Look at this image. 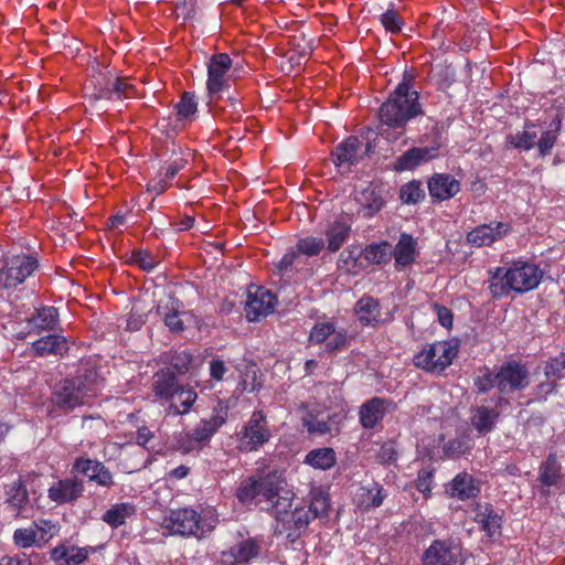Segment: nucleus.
<instances>
[{
  "instance_id": "obj_1",
  "label": "nucleus",
  "mask_w": 565,
  "mask_h": 565,
  "mask_svg": "<svg viewBox=\"0 0 565 565\" xmlns=\"http://www.w3.org/2000/svg\"><path fill=\"white\" fill-rule=\"evenodd\" d=\"M236 498L244 504L254 501L259 504L264 503L265 509L271 514L290 509L295 492L282 472L274 470L242 480L236 490Z\"/></svg>"
},
{
  "instance_id": "obj_2",
  "label": "nucleus",
  "mask_w": 565,
  "mask_h": 565,
  "mask_svg": "<svg viewBox=\"0 0 565 565\" xmlns=\"http://www.w3.org/2000/svg\"><path fill=\"white\" fill-rule=\"evenodd\" d=\"M423 114L419 94L413 86V77L405 73L402 82L382 104L380 119L388 127L404 128L411 119Z\"/></svg>"
},
{
  "instance_id": "obj_3",
  "label": "nucleus",
  "mask_w": 565,
  "mask_h": 565,
  "mask_svg": "<svg viewBox=\"0 0 565 565\" xmlns=\"http://www.w3.org/2000/svg\"><path fill=\"white\" fill-rule=\"evenodd\" d=\"M489 274V289L493 298L505 296L511 290L519 294L532 290L537 287L543 276L536 265L527 262H514L509 268L498 267Z\"/></svg>"
},
{
  "instance_id": "obj_4",
  "label": "nucleus",
  "mask_w": 565,
  "mask_h": 565,
  "mask_svg": "<svg viewBox=\"0 0 565 565\" xmlns=\"http://www.w3.org/2000/svg\"><path fill=\"white\" fill-rule=\"evenodd\" d=\"M96 385L88 376H75L60 382L53 394L54 406L70 412L86 404L96 395Z\"/></svg>"
},
{
  "instance_id": "obj_5",
  "label": "nucleus",
  "mask_w": 565,
  "mask_h": 565,
  "mask_svg": "<svg viewBox=\"0 0 565 565\" xmlns=\"http://www.w3.org/2000/svg\"><path fill=\"white\" fill-rule=\"evenodd\" d=\"M273 437L269 423L263 411L252 413L248 420L236 434V448L241 452H253L259 450Z\"/></svg>"
},
{
  "instance_id": "obj_6",
  "label": "nucleus",
  "mask_w": 565,
  "mask_h": 565,
  "mask_svg": "<svg viewBox=\"0 0 565 565\" xmlns=\"http://www.w3.org/2000/svg\"><path fill=\"white\" fill-rule=\"evenodd\" d=\"M458 354L457 344L449 341H437L426 345L414 356L415 366L431 373L444 372Z\"/></svg>"
},
{
  "instance_id": "obj_7",
  "label": "nucleus",
  "mask_w": 565,
  "mask_h": 565,
  "mask_svg": "<svg viewBox=\"0 0 565 565\" xmlns=\"http://www.w3.org/2000/svg\"><path fill=\"white\" fill-rule=\"evenodd\" d=\"M39 267L32 255L18 254L6 256L0 267V289H14L30 277Z\"/></svg>"
},
{
  "instance_id": "obj_8",
  "label": "nucleus",
  "mask_w": 565,
  "mask_h": 565,
  "mask_svg": "<svg viewBox=\"0 0 565 565\" xmlns=\"http://www.w3.org/2000/svg\"><path fill=\"white\" fill-rule=\"evenodd\" d=\"M164 527L171 534L200 539L212 532L214 525L203 521L193 509L185 508L171 511L170 515L164 519Z\"/></svg>"
},
{
  "instance_id": "obj_9",
  "label": "nucleus",
  "mask_w": 565,
  "mask_h": 565,
  "mask_svg": "<svg viewBox=\"0 0 565 565\" xmlns=\"http://www.w3.org/2000/svg\"><path fill=\"white\" fill-rule=\"evenodd\" d=\"M497 377L500 393L499 404L505 401V396L521 392L530 385L529 367L516 360L502 363L497 371Z\"/></svg>"
},
{
  "instance_id": "obj_10",
  "label": "nucleus",
  "mask_w": 565,
  "mask_h": 565,
  "mask_svg": "<svg viewBox=\"0 0 565 565\" xmlns=\"http://www.w3.org/2000/svg\"><path fill=\"white\" fill-rule=\"evenodd\" d=\"M271 515L275 518V533L278 535H286L289 542L298 540L308 529L311 521L310 511L303 507H297L292 511L285 509L281 512H274Z\"/></svg>"
},
{
  "instance_id": "obj_11",
  "label": "nucleus",
  "mask_w": 565,
  "mask_h": 565,
  "mask_svg": "<svg viewBox=\"0 0 565 565\" xmlns=\"http://www.w3.org/2000/svg\"><path fill=\"white\" fill-rule=\"evenodd\" d=\"M384 203L382 191L377 186L369 185L355 192L354 198L347 204L345 213L351 218H371L382 210Z\"/></svg>"
},
{
  "instance_id": "obj_12",
  "label": "nucleus",
  "mask_w": 565,
  "mask_h": 565,
  "mask_svg": "<svg viewBox=\"0 0 565 565\" xmlns=\"http://www.w3.org/2000/svg\"><path fill=\"white\" fill-rule=\"evenodd\" d=\"M71 473L83 476L98 487L106 489H110L116 484L113 472L103 461L85 456H79L74 459Z\"/></svg>"
},
{
  "instance_id": "obj_13",
  "label": "nucleus",
  "mask_w": 565,
  "mask_h": 565,
  "mask_svg": "<svg viewBox=\"0 0 565 565\" xmlns=\"http://www.w3.org/2000/svg\"><path fill=\"white\" fill-rule=\"evenodd\" d=\"M348 330L338 328L333 320L317 322L309 334V341L316 344H326L327 352H335L348 344Z\"/></svg>"
},
{
  "instance_id": "obj_14",
  "label": "nucleus",
  "mask_w": 565,
  "mask_h": 565,
  "mask_svg": "<svg viewBox=\"0 0 565 565\" xmlns=\"http://www.w3.org/2000/svg\"><path fill=\"white\" fill-rule=\"evenodd\" d=\"M275 295L260 286L250 285L247 289L245 313L248 321H258L274 311Z\"/></svg>"
},
{
  "instance_id": "obj_15",
  "label": "nucleus",
  "mask_w": 565,
  "mask_h": 565,
  "mask_svg": "<svg viewBox=\"0 0 565 565\" xmlns=\"http://www.w3.org/2000/svg\"><path fill=\"white\" fill-rule=\"evenodd\" d=\"M424 565H462L461 550L451 541L435 540L423 555Z\"/></svg>"
},
{
  "instance_id": "obj_16",
  "label": "nucleus",
  "mask_w": 565,
  "mask_h": 565,
  "mask_svg": "<svg viewBox=\"0 0 565 565\" xmlns=\"http://www.w3.org/2000/svg\"><path fill=\"white\" fill-rule=\"evenodd\" d=\"M370 145H364L358 137L350 136L333 150V162L338 168L349 170L367 154Z\"/></svg>"
},
{
  "instance_id": "obj_17",
  "label": "nucleus",
  "mask_w": 565,
  "mask_h": 565,
  "mask_svg": "<svg viewBox=\"0 0 565 565\" xmlns=\"http://www.w3.org/2000/svg\"><path fill=\"white\" fill-rule=\"evenodd\" d=\"M395 409L392 399L383 397H373L364 402L359 409V420L363 428L373 429L384 418V416Z\"/></svg>"
},
{
  "instance_id": "obj_18",
  "label": "nucleus",
  "mask_w": 565,
  "mask_h": 565,
  "mask_svg": "<svg viewBox=\"0 0 565 565\" xmlns=\"http://www.w3.org/2000/svg\"><path fill=\"white\" fill-rule=\"evenodd\" d=\"M84 481L73 477L61 479L53 483L47 491V497L51 501L57 504H66L76 501L84 493Z\"/></svg>"
},
{
  "instance_id": "obj_19",
  "label": "nucleus",
  "mask_w": 565,
  "mask_h": 565,
  "mask_svg": "<svg viewBox=\"0 0 565 565\" xmlns=\"http://www.w3.org/2000/svg\"><path fill=\"white\" fill-rule=\"evenodd\" d=\"M232 67V60L226 53L212 55L209 63L207 90L211 95L222 92L228 83L227 74Z\"/></svg>"
},
{
  "instance_id": "obj_20",
  "label": "nucleus",
  "mask_w": 565,
  "mask_h": 565,
  "mask_svg": "<svg viewBox=\"0 0 565 565\" xmlns=\"http://www.w3.org/2000/svg\"><path fill=\"white\" fill-rule=\"evenodd\" d=\"M342 417L339 414L308 412L302 417V425L312 436H324L339 433Z\"/></svg>"
},
{
  "instance_id": "obj_21",
  "label": "nucleus",
  "mask_w": 565,
  "mask_h": 565,
  "mask_svg": "<svg viewBox=\"0 0 565 565\" xmlns=\"http://www.w3.org/2000/svg\"><path fill=\"white\" fill-rule=\"evenodd\" d=\"M511 231V225L505 222H491L482 224L467 234V242L477 247L489 246L501 239Z\"/></svg>"
},
{
  "instance_id": "obj_22",
  "label": "nucleus",
  "mask_w": 565,
  "mask_h": 565,
  "mask_svg": "<svg viewBox=\"0 0 565 565\" xmlns=\"http://www.w3.org/2000/svg\"><path fill=\"white\" fill-rule=\"evenodd\" d=\"M461 190V183L449 173H435L428 180V191L433 200L446 201L452 199Z\"/></svg>"
},
{
  "instance_id": "obj_23",
  "label": "nucleus",
  "mask_w": 565,
  "mask_h": 565,
  "mask_svg": "<svg viewBox=\"0 0 565 565\" xmlns=\"http://www.w3.org/2000/svg\"><path fill=\"white\" fill-rule=\"evenodd\" d=\"M95 550L63 543L51 550V559L57 565H82Z\"/></svg>"
},
{
  "instance_id": "obj_24",
  "label": "nucleus",
  "mask_w": 565,
  "mask_h": 565,
  "mask_svg": "<svg viewBox=\"0 0 565 565\" xmlns=\"http://www.w3.org/2000/svg\"><path fill=\"white\" fill-rule=\"evenodd\" d=\"M449 497L465 501L480 493V483L468 472L458 473L446 487Z\"/></svg>"
},
{
  "instance_id": "obj_25",
  "label": "nucleus",
  "mask_w": 565,
  "mask_h": 565,
  "mask_svg": "<svg viewBox=\"0 0 565 565\" xmlns=\"http://www.w3.org/2000/svg\"><path fill=\"white\" fill-rule=\"evenodd\" d=\"M473 521L480 524L481 530L492 539L501 534V516L489 503H476L473 507Z\"/></svg>"
},
{
  "instance_id": "obj_26",
  "label": "nucleus",
  "mask_w": 565,
  "mask_h": 565,
  "mask_svg": "<svg viewBox=\"0 0 565 565\" xmlns=\"http://www.w3.org/2000/svg\"><path fill=\"white\" fill-rule=\"evenodd\" d=\"M6 503L10 509L15 511L17 515H21L31 508L29 492L22 478L4 487Z\"/></svg>"
},
{
  "instance_id": "obj_27",
  "label": "nucleus",
  "mask_w": 565,
  "mask_h": 565,
  "mask_svg": "<svg viewBox=\"0 0 565 565\" xmlns=\"http://www.w3.org/2000/svg\"><path fill=\"white\" fill-rule=\"evenodd\" d=\"M198 394L192 386L181 384L166 402L168 404L167 413L169 415L188 414Z\"/></svg>"
},
{
  "instance_id": "obj_28",
  "label": "nucleus",
  "mask_w": 565,
  "mask_h": 565,
  "mask_svg": "<svg viewBox=\"0 0 565 565\" xmlns=\"http://www.w3.org/2000/svg\"><path fill=\"white\" fill-rule=\"evenodd\" d=\"M227 416L228 406L222 401H218L213 407L211 416L209 418L201 419L195 426V428L199 429V435L210 443L214 434L226 423Z\"/></svg>"
},
{
  "instance_id": "obj_29",
  "label": "nucleus",
  "mask_w": 565,
  "mask_h": 565,
  "mask_svg": "<svg viewBox=\"0 0 565 565\" xmlns=\"http://www.w3.org/2000/svg\"><path fill=\"white\" fill-rule=\"evenodd\" d=\"M259 553V545L256 540L247 539L233 545L227 552H223V562L230 565L245 564Z\"/></svg>"
},
{
  "instance_id": "obj_30",
  "label": "nucleus",
  "mask_w": 565,
  "mask_h": 565,
  "mask_svg": "<svg viewBox=\"0 0 565 565\" xmlns=\"http://www.w3.org/2000/svg\"><path fill=\"white\" fill-rule=\"evenodd\" d=\"M437 157L436 148H412L396 158L393 168L395 171L413 170L423 162Z\"/></svg>"
},
{
  "instance_id": "obj_31",
  "label": "nucleus",
  "mask_w": 565,
  "mask_h": 565,
  "mask_svg": "<svg viewBox=\"0 0 565 565\" xmlns=\"http://www.w3.org/2000/svg\"><path fill=\"white\" fill-rule=\"evenodd\" d=\"M136 95L135 86L128 78L116 77L107 82L98 89L97 98L121 99L131 98Z\"/></svg>"
},
{
  "instance_id": "obj_32",
  "label": "nucleus",
  "mask_w": 565,
  "mask_h": 565,
  "mask_svg": "<svg viewBox=\"0 0 565 565\" xmlns=\"http://www.w3.org/2000/svg\"><path fill=\"white\" fill-rule=\"evenodd\" d=\"M170 369H163L158 371L153 376L152 391L154 396L162 403H166L170 395H172L181 385Z\"/></svg>"
},
{
  "instance_id": "obj_33",
  "label": "nucleus",
  "mask_w": 565,
  "mask_h": 565,
  "mask_svg": "<svg viewBox=\"0 0 565 565\" xmlns=\"http://www.w3.org/2000/svg\"><path fill=\"white\" fill-rule=\"evenodd\" d=\"M416 241L408 234H402L395 247H392L395 267L403 269L416 258Z\"/></svg>"
},
{
  "instance_id": "obj_34",
  "label": "nucleus",
  "mask_w": 565,
  "mask_h": 565,
  "mask_svg": "<svg viewBox=\"0 0 565 565\" xmlns=\"http://www.w3.org/2000/svg\"><path fill=\"white\" fill-rule=\"evenodd\" d=\"M500 417L497 408L488 406H478L471 416V425L481 435L492 431Z\"/></svg>"
},
{
  "instance_id": "obj_35",
  "label": "nucleus",
  "mask_w": 565,
  "mask_h": 565,
  "mask_svg": "<svg viewBox=\"0 0 565 565\" xmlns=\"http://www.w3.org/2000/svg\"><path fill=\"white\" fill-rule=\"evenodd\" d=\"M32 349L39 356L46 354L63 355L68 351V345L64 337L50 334L34 341L32 343Z\"/></svg>"
},
{
  "instance_id": "obj_36",
  "label": "nucleus",
  "mask_w": 565,
  "mask_h": 565,
  "mask_svg": "<svg viewBox=\"0 0 565 565\" xmlns=\"http://www.w3.org/2000/svg\"><path fill=\"white\" fill-rule=\"evenodd\" d=\"M355 312L363 326H375L381 321L380 303L370 296H363L355 305Z\"/></svg>"
},
{
  "instance_id": "obj_37",
  "label": "nucleus",
  "mask_w": 565,
  "mask_h": 565,
  "mask_svg": "<svg viewBox=\"0 0 565 565\" xmlns=\"http://www.w3.org/2000/svg\"><path fill=\"white\" fill-rule=\"evenodd\" d=\"M199 434L198 428L181 433L175 437V449L183 455L200 452L209 443Z\"/></svg>"
},
{
  "instance_id": "obj_38",
  "label": "nucleus",
  "mask_w": 565,
  "mask_h": 565,
  "mask_svg": "<svg viewBox=\"0 0 565 565\" xmlns=\"http://www.w3.org/2000/svg\"><path fill=\"white\" fill-rule=\"evenodd\" d=\"M136 514V505L130 502H121L111 505L104 514L103 521L113 529L126 523V520Z\"/></svg>"
},
{
  "instance_id": "obj_39",
  "label": "nucleus",
  "mask_w": 565,
  "mask_h": 565,
  "mask_svg": "<svg viewBox=\"0 0 565 565\" xmlns=\"http://www.w3.org/2000/svg\"><path fill=\"white\" fill-rule=\"evenodd\" d=\"M28 322L31 330L36 331L38 333L46 330H54L58 322V311L54 307H43L39 309L36 313L28 320Z\"/></svg>"
},
{
  "instance_id": "obj_40",
  "label": "nucleus",
  "mask_w": 565,
  "mask_h": 565,
  "mask_svg": "<svg viewBox=\"0 0 565 565\" xmlns=\"http://www.w3.org/2000/svg\"><path fill=\"white\" fill-rule=\"evenodd\" d=\"M350 231V224L343 220H335L334 222L330 223L326 230L328 249L330 252L339 250L348 239Z\"/></svg>"
},
{
  "instance_id": "obj_41",
  "label": "nucleus",
  "mask_w": 565,
  "mask_h": 565,
  "mask_svg": "<svg viewBox=\"0 0 565 565\" xmlns=\"http://www.w3.org/2000/svg\"><path fill=\"white\" fill-rule=\"evenodd\" d=\"M562 479V467L555 455H550L541 465L539 481L543 487L556 486Z\"/></svg>"
},
{
  "instance_id": "obj_42",
  "label": "nucleus",
  "mask_w": 565,
  "mask_h": 565,
  "mask_svg": "<svg viewBox=\"0 0 565 565\" xmlns=\"http://www.w3.org/2000/svg\"><path fill=\"white\" fill-rule=\"evenodd\" d=\"M335 451L329 447L312 449L305 458V463L320 470H329L335 465Z\"/></svg>"
},
{
  "instance_id": "obj_43",
  "label": "nucleus",
  "mask_w": 565,
  "mask_h": 565,
  "mask_svg": "<svg viewBox=\"0 0 565 565\" xmlns=\"http://www.w3.org/2000/svg\"><path fill=\"white\" fill-rule=\"evenodd\" d=\"M361 490L362 493L359 498V505L363 510L379 508L383 504L384 499L387 497L386 490L376 482H374L371 487H364Z\"/></svg>"
},
{
  "instance_id": "obj_44",
  "label": "nucleus",
  "mask_w": 565,
  "mask_h": 565,
  "mask_svg": "<svg viewBox=\"0 0 565 565\" xmlns=\"http://www.w3.org/2000/svg\"><path fill=\"white\" fill-rule=\"evenodd\" d=\"M363 256L371 264H387L393 256L392 245L387 242L373 243L365 247Z\"/></svg>"
},
{
  "instance_id": "obj_45",
  "label": "nucleus",
  "mask_w": 565,
  "mask_h": 565,
  "mask_svg": "<svg viewBox=\"0 0 565 565\" xmlns=\"http://www.w3.org/2000/svg\"><path fill=\"white\" fill-rule=\"evenodd\" d=\"M310 504L306 507L310 511L311 520L328 515L330 509L329 495L321 488L310 491Z\"/></svg>"
},
{
  "instance_id": "obj_46",
  "label": "nucleus",
  "mask_w": 565,
  "mask_h": 565,
  "mask_svg": "<svg viewBox=\"0 0 565 565\" xmlns=\"http://www.w3.org/2000/svg\"><path fill=\"white\" fill-rule=\"evenodd\" d=\"M543 370L544 377L555 382L565 379V352H561L556 356H551L540 366Z\"/></svg>"
},
{
  "instance_id": "obj_47",
  "label": "nucleus",
  "mask_w": 565,
  "mask_h": 565,
  "mask_svg": "<svg viewBox=\"0 0 565 565\" xmlns=\"http://www.w3.org/2000/svg\"><path fill=\"white\" fill-rule=\"evenodd\" d=\"M561 128L562 119L559 116H556L548 125L547 130L542 134L541 138L536 142L541 156L544 157L550 153L556 142Z\"/></svg>"
},
{
  "instance_id": "obj_48",
  "label": "nucleus",
  "mask_w": 565,
  "mask_h": 565,
  "mask_svg": "<svg viewBox=\"0 0 565 565\" xmlns=\"http://www.w3.org/2000/svg\"><path fill=\"white\" fill-rule=\"evenodd\" d=\"M537 135L535 131L525 129L514 135L507 136V145L516 149L530 150L536 143Z\"/></svg>"
},
{
  "instance_id": "obj_49",
  "label": "nucleus",
  "mask_w": 565,
  "mask_h": 565,
  "mask_svg": "<svg viewBox=\"0 0 565 565\" xmlns=\"http://www.w3.org/2000/svg\"><path fill=\"white\" fill-rule=\"evenodd\" d=\"M296 247L301 256H317L324 248V241L319 237L307 236L299 239Z\"/></svg>"
},
{
  "instance_id": "obj_50",
  "label": "nucleus",
  "mask_w": 565,
  "mask_h": 565,
  "mask_svg": "<svg viewBox=\"0 0 565 565\" xmlns=\"http://www.w3.org/2000/svg\"><path fill=\"white\" fill-rule=\"evenodd\" d=\"M425 193L419 182L412 181L401 189V200L406 204H415L424 198Z\"/></svg>"
},
{
  "instance_id": "obj_51",
  "label": "nucleus",
  "mask_w": 565,
  "mask_h": 565,
  "mask_svg": "<svg viewBox=\"0 0 565 565\" xmlns=\"http://www.w3.org/2000/svg\"><path fill=\"white\" fill-rule=\"evenodd\" d=\"M498 383L497 372L491 371L489 367H486L475 380V385L480 393H487L492 388L498 390Z\"/></svg>"
},
{
  "instance_id": "obj_52",
  "label": "nucleus",
  "mask_w": 565,
  "mask_h": 565,
  "mask_svg": "<svg viewBox=\"0 0 565 565\" xmlns=\"http://www.w3.org/2000/svg\"><path fill=\"white\" fill-rule=\"evenodd\" d=\"M38 531L33 527L17 529L13 533L15 545L22 548L32 546L36 542Z\"/></svg>"
},
{
  "instance_id": "obj_53",
  "label": "nucleus",
  "mask_w": 565,
  "mask_h": 565,
  "mask_svg": "<svg viewBox=\"0 0 565 565\" xmlns=\"http://www.w3.org/2000/svg\"><path fill=\"white\" fill-rule=\"evenodd\" d=\"M557 382L544 377L543 381L537 383L533 388V401L543 402L554 393H556Z\"/></svg>"
},
{
  "instance_id": "obj_54",
  "label": "nucleus",
  "mask_w": 565,
  "mask_h": 565,
  "mask_svg": "<svg viewBox=\"0 0 565 565\" xmlns=\"http://www.w3.org/2000/svg\"><path fill=\"white\" fill-rule=\"evenodd\" d=\"M178 116L181 118H188L196 111L198 104L194 99V95L191 93H183L180 102L177 104Z\"/></svg>"
},
{
  "instance_id": "obj_55",
  "label": "nucleus",
  "mask_w": 565,
  "mask_h": 565,
  "mask_svg": "<svg viewBox=\"0 0 565 565\" xmlns=\"http://www.w3.org/2000/svg\"><path fill=\"white\" fill-rule=\"evenodd\" d=\"M300 265H303L301 254L298 249H290L282 256L277 267L280 273H286L294 267L298 268Z\"/></svg>"
},
{
  "instance_id": "obj_56",
  "label": "nucleus",
  "mask_w": 565,
  "mask_h": 565,
  "mask_svg": "<svg viewBox=\"0 0 565 565\" xmlns=\"http://www.w3.org/2000/svg\"><path fill=\"white\" fill-rule=\"evenodd\" d=\"M131 258L140 268L147 271L153 269L158 264L156 257L150 252L143 249L134 250Z\"/></svg>"
},
{
  "instance_id": "obj_57",
  "label": "nucleus",
  "mask_w": 565,
  "mask_h": 565,
  "mask_svg": "<svg viewBox=\"0 0 565 565\" xmlns=\"http://www.w3.org/2000/svg\"><path fill=\"white\" fill-rule=\"evenodd\" d=\"M381 22L386 31L397 33L402 30L403 20L394 10H387L381 15Z\"/></svg>"
},
{
  "instance_id": "obj_58",
  "label": "nucleus",
  "mask_w": 565,
  "mask_h": 565,
  "mask_svg": "<svg viewBox=\"0 0 565 565\" xmlns=\"http://www.w3.org/2000/svg\"><path fill=\"white\" fill-rule=\"evenodd\" d=\"M181 312L177 310L173 306L168 308V311L163 315L164 324L172 332H182L184 330V323L180 318Z\"/></svg>"
},
{
  "instance_id": "obj_59",
  "label": "nucleus",
  "mask_w": 565,
  "mask_h": 565,
  "mask_svg": "<svg viewBox=\"0 0 565 565\" xmlns=\"http://www.w3.org/2000/svg\"><path fill=\"white\" fill-rule=\"evenodd\" d=\"M433 471L428 469H422L418 471L417 479L415 481L416 489L422 492L425 498H428L431 491Z\"/></svg>"
},
{
  "instance_id": "obj_60",
  "label": "nucleus",
  "mask_w": 565,
  "mask_h": 565,
  "mask_svg": "<svg viewBox=\"0 0 565 565\" xmlns=\"http://www.w3.org/2000/svg\"><path fill=\"white\" fill-rule=\"evenodd\" d=\"M193 358L188 352H179L175 353L171 359V364L173 369L178 371L180 374H184L189 371L190 365L192 364Z\"/></svg>"
},
{
  "instance_id": "obj_61",
  "label": "nucleus",
  "mask_w": 565,
  "mask_h": 565,
  "mask_svg": "<svg viewBox=\"0 0 565 565\" xmlns=\"http://www.w3.org/2000/svg\"><path fill=\"white\" fill-rule=\"evenodd\" d=\"M227 367L221 359H212L210 361V375L213 380L222 381Z\"/></svg>"
},
{
  "instance_id": "obj_62",
  "label": "nucleus",
  "mask_w": 565,
  "mask_h": 565,
  "mask_svg": "<svg viewBox=\"0 0 565 565\" xmlns=\"http://www.w3.org/2000/svg\"><path fill=\"white\" fill-rule=\"evenodd\" d=\"M185 164H186L185 159H183V158L174 159L167 166L166 172H164V178L167 180L173 179L175 177V174L185 167Z\"/></svg>"
},
{
  "instance_id": "obj_63",
  "label": "nucleus",
  "mask_w": 565,
  "mask_h": 565,
  "mask_svg": "<svg viewBox=\"0 0 565 565\" xmlns=\"http://www.w3.org/2000/svg\"><path fill=\"white\" fill-rule=\"evenodd\" d=\"M435 311L438 317V321L443 327L449 328L452 324V312L450 309L444 306H435Z\"/></svg>"
},
{
  "instance_id": "obj_64",
  "label": "nucleus",
  "mask_w": 565,
  "mask_h": 565,
  "mask_svg": "<svg viewBox=\"0 0 565 565\" xmlns=\"http://www.w3.org/2000/svg\"><path fill=\"white\" fill-rule=\"evenodd\" d=\"M154 437L153 433L146 426L139 427L137 430V444L146 447L147 444Z\"/></svg>"
}]
</instances>
